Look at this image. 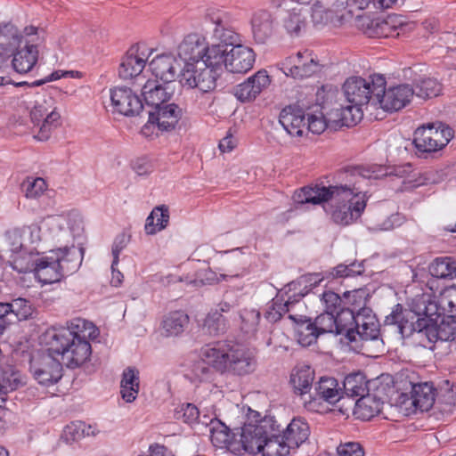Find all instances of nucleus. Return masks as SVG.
I'll return each mask as SVG.
<instances>
[{"instance_id": "obj_1", "label": "nucleus", "mask_w": 456, "mask_h": 456, "mask_svg": "<svg viewBox=\"0 0 456 456\" xmlns=\"http://www.w3.org/2000/svg\"><path fill=\"white\" fill-rule=\"evenodd\" d=\"M354 182L346 184L303 188L297 195L298 203L321 204L330 219L338 225L347 226L355 223L365 210L368 196L362 191L361 183L377 178L374 171L355 167L350 174Z\"/></svg>"}, {"instance_id": "obj_2", "label": "nucleus", "mask_w": 456, "mask_h": 456, "mask_svg": "<svg viewBox=\"0 0 456 456\" xmlns=\"http://www.w3.org/2000/svg\"><path fill=\"white\" fill-rule=\"evenodd\" d=\"M96 326L85 319L77 318L70 321L67 328L52 327L42 336L47 351L68 368L75 369L85 363L92 354L90 339L98 336Z\"/></svg>"}, {"instance_id": "obj_3", "label": "nucleus", "mask_w": 456, "mask_h": 456, "mask_svg": "<svg viewBox=\"0 0 456 456\" xmlns=\"http://www.w3.org/2000/svg\"><path fill=\"white\" fill-rule=\"evenodd\" d=\"M200 356L216 371L225 375L245 376L253 372L256 366L252 351L229 341H216L204 346Z\"/></svg>"}, {"instance_id": "obj_4", "label": "nucleus", "mask_w": 456, "mask_h": 456, "mask_svg": "<svg viewBox=\"0 0 456 456\" xmlns=\"http://www.w3.org/2000/svg\"><path fill=\"white\" fill-rule=\"evenodd\" d=\"M223 69V59L213 49L204 61L199 64L183 66L179 82L187 89H197L201 93H209L216 86V79Z\"/></svg>"}, {"instance_id": "obj_5", "label": "nucleus", "mask_w": 456, "mask_h": 456, "mask_svg": "<svg viewBox=\"0 0 456 456\" xmlns=\"http://www.w3.org/2000/svg\"><path fill=\"white\" fill-rule=\"evenodd\" d=\"M413 340L426 348H432L436 341L456 340V318L424 315L412 325Z\"/></svg>"}, {"instance_id": "obj_6", "label": "nucleus", "mask_w": 456, "mask_h": 456, "mask_svg": "<svg viewBox=\"0 0 456 456\" xmlns=\"http://www.w3.org/2000/svg\"><path fill=\"white\" fill-rule=\"evenodd\" d=\"M322 280V278H321L318 273H308L288 283L282 289L287 298L277 297L273 299L265 313L266 319L273 322L279 321L283 314L290 311V305L298 302L302 297L307 295Z\"/></svg>"}, {"instance_id": "obj_7", "label": "nucleus", "mask_w": 456, "mask_h": 456, "mask_svg": "<svg viewBox=\"0 0 456 456\" xmlns=\"http://www.w3.org/2000/svg\"><path fill=\"white\" fill-rule=\"evenodd\" d=\"M231 20L230 13L214 7L205 14V22L210 26V45H217L223 51V60L228 46L232 48L242 43L240 35L231 27Z\"/></svg>"}, {"instance_id": "obj_8", "label": "nucleus", "mask_w": 456, "mask_h": 456, "mask_svg": "<svg viewBox=\"0 0 456 456\" xmlns=\"http://www.w3.org/2000/svg\"><path fill=\"white\" fill-rule=\"evenodd\" d=\"M374 108L386 111H397L405 107L414 95L413 88L407 84L386 89V79L381 75H376L374 83Z\"/></svg>"}, {"instance_id": "obj_9", "label": "nucleus", "mask_w": 456, "mask_h": 456, "mask_svg": "<svg viewBox=\"0 0 456 456\" xmlns=\"http://www.w3.org/2000/svg\"><path fill=\"white\" fill-rule=\"evenodd\" d=\"M453 137V130L446 126L439 124L428 125L416 129L413 143L415 147L423 152H435L445 147Z\"/></svg>"}, {"instance_id": "obj_10", "label": "nucleus", "mask_w": 456, "mask_h": 456, "mask_svg": "<svg viewBox=\"0 0 456 456\" xmlns=\"http://www.w3.org/2000/svg\"><path fill=\"white\" fill-rule=\"evenodd\" d=\"M347 341L354 349H362L368 342H379V323L371 309L356 314L354 330H348Z\"/></svg>"}, {"instance_id": "obj_11", "label": "nucleus", "mask_w": 456, "mask_h": 456, "mask_svg": "<svg viewBox=\"0 0 456 456\" xmlns=\"http://www.w3.org/2000/svg\"><path fill=\"white\" fill-rule=\"evenodd\" d=\"M181 118L182 109L177 104L169 102L160 105L149 111V119L141 132L144 136L151 135L155 130L170 132L175 128Z\"/></svg>"}, {"instance_id": "obj_12", "label": "nucleus", "mask_w": 456, "mask_h": 456, "mask_svg": "<svg viewBox=\"0 0 456 456\" xmlns=\"http://www.w3.org/2000/svg\"><path fill=\"white\" fill-rule=\"evenodd\" d=\"M341 388L336 379L322 377L314 385V393H310L308 399L304 398L305 407L311 411L321 412L325 410L324 403L333 405L341 399Z\"/></svg>"}, {"instance_id": "obj_13", "label": "nucleus", "mask_w": 456, "mask_h": 456, "mask_svg": "<svg viewBox=\"0 0 456 456\" xmlns=\"http://www.w3.org/2000/svg\"><path fill=\"white\" fill-rule=\"evenodd\" d=\"M212 49L217 52L220 57L223 56V51L217 45H209L206 38L199 34H190L179 44L177 56L179 61L183 62V66H192L199 64L200 61L205 62Z\"/></svg>"}, {"instance_id": "obj_14", "label": "nucleus", "mask_w": 456, "mask_h": 456, "mask_svg": "<svg viewBox=\"0 0 456 456\" xmlns=\"http://www.w3.org/2000/svg\"><path fill=\"white\" fill-rule=\"evenodd\" d=\"M376 75L369 78L351 77L347 78L342 87L343 94L347 103L363 109L368 104L374 107V83Z\"/></svg>"}, {"instance_id": "obj_15", "label": "nucleus", "mask_w": 456, "mask_h": 456, "mask_svg": "<svg viewBox=\"0 0 456 456\" xmlns=\"http://www.w3.org/2000/svg\"><path fill=\"white\" fill-rule=\"evenodd\" d=\"M30 371L40 385L49 387L57 383L62 377V363L48 352L32 356Z\"/></svg>"}, {"instance_id": "obj_16", "label": "nucleus", "mask_w": 456, "mask_h": 456, "mask_svg": "<svg viewBox=\"0 0 456 456\" xmlns=\"http://www.w3.org/2000/svg\"><path fill=\"white\" fill-rule=\"evenodd\" d=\"M281 69L287 77L303 79L320 70V64L309 50L299 51L281 62Z\"/></svg>"}, {"instance_id": "obj_17", "label": "nucleus", "mask_w": 456, "mask_h": 456, "mask_svg": "<svg viewBox=\"0 0 456 456\" xmlns=\"http://www.w3.org/2000/svg\"><path fill=\"white\" fill-rule=\"evenodd\" d=\"M273 417H265L256 423H245L240 436V442L244 451L252 454L259 453L266 433L273 430Z\"/></svg>"}, {"instance_id": "obj_18", "label": "nucleus", "mask_w": 456, "mask_h": 456, "mask_svg": "<svg viewBox=\"0 0 456 456\" xmlns=\"http://www.w3.org/2000/svg\"><path fill=\"white\" fill-rule=\"evenodd\" d=\"M113 111L124 116L138 115L143 108L140 97L129 87L118 86L110 91Z\"/></svg>"}, {"instance_id": "obj_19", "label": "nucleus", "mask_w": 456, "mask_h": 456, "mask_svg": "<svg viewBox=\"0 0 456 456\" xmlns=\"http://www.w3.org/2000/svg\"><path fill=\"white\" fill-rule=\"evenodd\" d=\"M424 303V315L456 318V286L445 288L438 296Z\"/></svg>"}, {"instance_id": "obj_20", "label": "nucleus", "mask_w": 456, "mask_h": 456, "mask_svg": "<svg viewBox=\"0 0 456 456\" xmlns=\"http://www.w3.org/2000/svg\"><path fill=\"white\" fill-rule=\"evenodd\" d=\"M256 54L254 51L242 44L226 51L224 56L225 69L232 73H246L253 68Z\"/></svg>"}, {"instance_id": "obj_21", "label": "nucleus", "mask_w": 456, "mask_h": 456, "mask_svg": "<svg viewBox=\"0 0 456 456\" xmlns=\"http://www.w3.org/2000/svg\"><path fill=\"white\" fill-rule=\"evenodd\" d=\"M149 56L150 51L145 46L138 45L130 48L119 65V77L123 79H129L141 74Z\"/></svg>"}, {"instance_id": "obj_22", "label": "nucleus", "mask_w": 456, "mask_h": 456, "mask_svg": "<svg viewBox=\"0 0 456 456\" xmlns=\"http://www.w3.org/2000/svg\"><path fill=\"white\" fill-rule=\"evenodd\" d=\"M150 69L156 78H159L167 84L173 82L176 77L180 78L181 61L172 54L156 56L150 62Z\"/></svg>"}, {"instance_id": "obj_23", "label": "nucleus", "mask_w": 456, "mask_h": 456, "mask_svg": "<svg viewBox=\"0 0 456 456\" xmlns=\"http://www.w3.org/2000/svg\"><path fill=\"white\" fill-rule=\"evenodd\" d=\"M270 82L267 71L261 69L236 86L235 96L242 102L253 101Z\"/></svg>"}, {"instance_id": "obj_24", "label": "nucleus", "mask_w": 456, "mask_h": 456, "mask_svg": "<svg viewBox=\"0 0 456 456\" xmlns=\"http://www.w3.org/2000/svg\"><path fill=\"white\" fill-rule=\"evenodd\" d=\"M251 33L257 44L266 43L275 33L276 24L272 13L266 10L255 12L250 20Z\"/></svg>"}, {"instance_id": "obj_25", "label": "nucleus", "mask_w": 456, "mask_h": 456, "mask_svg": "<svg viewBox=\"0 0 456 456\" xmlns=\"http://www.w3.org/2000/svg\"><path fill=\"white\" fill-rule=\"evenodd\" d=\"M174 93L172 86L167 83L161 85L154 79H148L142 87V96L152 109L169 103Z\"/></svg>"}, {"instance_id": "obj_26", "label": "nucleus", "mask_w": 456, "mask_h": 456, "mask_svg": "<svg viewBox=\"0 0 456 456\" xmlns=\"http://www.w3.org/2000/svg\"><path fill=\"white\" fill-rule=\"evenodd\" d=\"M279 122L291 136L301 137L306 132L305 114L298 106L284 108L280 113Z\"/></svg>"}, {"instance_id": "obj_27", "label": "nucleus", "mask_w": 456, "mask_h": 456, "mask_svg": "<svg viewBox=\"0 0 456 456\" xmlns=\"http://www.w3.org/2000/svg\"><path fill=\"white\" fill-rule=\"evenodd\" d=\"M363 118V109L348 103L344 107L332 109L330 111L331 129L337 130L341 126H354Z\"/></svg>"}, {"instance_id": "obj_28", "label": "nucleus", "mask_w": 456, "mask_h": 456, "mask_svg": "<svg viewBox=\"0 0 456 456\" xmlns=\"http://www.w3.org/2000/svg\"><path fill=\"white\" fill-rule=\"evenodd\" d=\"M44 240H68L69 232L66 228L68 220L63 215H53L44 217L41 221Z\"/></svg>"}, {"instance_id": "obj_29", "label": "nucleus", "mask_w": 456, "mask_h": 456, "mask_svg": "<svg viewBox=\"0 0 456 456\" xmlns=\"http://www.w3.org/2000/svg\"><path fill=\"white\" fill-rule=\"evenodd\" d=\"M50 252L58 259V265L64 277L76 273L82 264L83 250L81 248L64 247Z\"/></svg>"}, {"instance_id": "obj_30", "label": "nucleus", "mask_w": 456, "mask_h": 456, "mask_svg": "<svg viewBox=\"0 0 456 456\" xmlns=\"http://www.w3.org/2000/svg\"><path fill=\"white\" fill-rule=\"evenodd\" d=\"M58 259L50 253L40 256L36 265L35 275L43 284H52L60 281L64 276L58 265Z\"/></svg>"}, {"instance_id": "obj_31", "label": "nucleus", "mask_w": 456, "mask_h": 456, "mask_svg": "<svg viewBox=\"0 0 456 456\" xmlns=\"http://www.w3.org/2000/svg\"><path fill=\"white\" fill-rule=\"evenodd\" d=\"M12 267L18 273H28L36 271L38 252L34 248H21L20 244L14 242L12 248Z\"/></svg>"}, {"instance_id": "obj_32", "label": "nucleus", "mask_w": 456, "mask_h": 456, "mask_svg": "<svg viewBox=\"0 0 456 456\" xmlns=\"http://www.w3.org/2000/svg\"><path fill=\"white\" fill-rule=\"evenodd\" d=\"M261 445L259 452L263 456H287L290 451L281 434L280 425L275 419L273 430L266 433L265 442Z\"/></svg>"}, {"instance_id": "obj_33", "label": "nucleus", "mask_w": 456, "mask_h": 456, "mask_svg": "<svg viewBox=\"0 0 456 456\" xmlns=\"http://www.w3.org/2000/svg\"><path fill=\"white\" fill-rule=\"evenodd\" d=\"M409 400L415 411H427L436 403L435 388L427 382L415 384Z\"/></svg>"}, {"instance_id": "obj_34", "label": "nucleus", "mask_w": 456, "mask_h": 456, "mask_svg": "<svg viewBox=\"0 0 456 456\" xmlns=\"http://www.w3.org/2000/svg\"><path fill=\"white\" fill-rule=\"evenodd\" d=\"M310 434L308 424L300 418L293 419L287 426L286 429L282 430V437L286 440L289 447L297 448L305 443Z\"/></svg>"}, {"instance_id": "obj_35", "label": "nucleus", "mask_w": 456, "mask_h": 456, "mask_svg": "<svg viewBox=\"0 0 456 456\" xmlns=\"http://www.w3.org/2000/svg\"><path fill=\"white\" fill-rule=\"evenodd\" d=\"M22 35L12 24L0 27V57L8 58L19 48Z\"/></svg>"}, {"instance_id": "obj_36", "label": "nucleus", "mask_w": 456, "mask_h": 456, "mask_svg": "<svg viewBox=\"0 0 456 456\" xmlns=\"http://www.w3.org/2000/svg\"><path fill=\"white\" fill-rule=\"evenodd\" d=\"M189 323V316L183 311H174L163 317L160 324V334L163 337H177L181 335Z\"/></svg>"}, {"instance_id": "obj_37", "label": "nucleus", "mask_w": 456, "mask_h": 456, "mask_svg": "<svg viewBox=\"0 0 456 456\" xmlns=\"http://www.w3.org/2000/svg\"><path fill=\"white\" fill-rule=\"evenodd\" d=\"M12 69L17 73L30 71L37 61L38 50L35 45H26L24 48L13 53Z\"/></svg>"}, {"instance_id": "obj_38", "label": "nucleus", "mask_w": 456, "mask_h": 456, "mask_svg": "<svg viewBox=\"0 0 456 456\" xmlns=\"http://www.w3.org/2000/svg\"><path fill=\"white\" fill-rule=\"evenodd\" d=\"M308 12L305 8H293L282 19V26L291 37H298L305 29Z\"/></svg>"}, {"instance_id": "obj_39", "label": "nucleus", "mask_w": 456, "mask_h": 456, "mask_svg": "<svg viewBox=\"0 0 456 456\" xmlns=\"http://www.w3.org/2000/svg\"><path fill=\"white\" fill-rule=\"evenodd\" d=\"M382 402L369 394L359 398L354 408V415L360 419L369 420L381 411Z\"/></svg>"}, {"instance_id": "obj_40", "label": "nucleus", "mask_w": 456, "mask_h": 456, "mask_svg": "<svg viewBox=\"0 0 456 456\" xmlns=\"http://www.w3.org/2000/svg\"><path fill=\"white\" fill-rule=\"evenodd\" d=\"M314 371L309 366L295 368L290 376V383L296 394L305 396L311 391Z\"/></svg>"}, {"instance_id": "obj_41", "label": "nucleus", "mask_w": 456, "mask_h": 456, "mask_svg": "<svg viewBox=\"0 0 456 456\" xmlns=\"http://www.w3.org/2000/svg\"><path fill=\"white\" fill-rule=\"evenodd\" d=\"M139 392V372L135 369L127 368L124 370L120 382V394L126 403H132Z\"/></svg>"}, {"instance_id": "obj_42", "label": "nucleus", "mask_w": 456, "mask_h": 456, "mask_svg": "<svg viewBox=\"0 0 456 456\" xmlns=\"http://www.w3.org/2000/svg\"><path fill=\"white\" fill-rule=\"evenodd\" d=\"M289 318L297 322L296 336L301 346H309L316 342L320 334L310 319L303 320V317L300 316V319L297 320L292 314H289Z\"/></svg>"}, {"instance_id": "obj_43", "label": "nucleus", "mask_w": 456, "mask_h": 456, "mask_svg": "<svg viewBox=\"0 0 456 456\" xmlns=\"http://www.w3.org/2000/svg\"><path fill=\"white\" fill-rule=\"evenodd\" d=\"M24 384L21 374L9 366L0 372V404L4 403L8 393L16 390Z\"/></svg>"}, {"instance_id": "obj_44", "label": "nucleus", "mask_w": 456, "mask_h": 456, "mask_svg": "<svg viewBox=\"0 0 456 456\" xmlns=\"http://www.w3.org/2000/svg\"><path fill=\"white\" fill-rule=\"evenodd\" d=\"M169 222L168 208L162 205L153 208L146 219L144 230L149 235L156 234L167 227Z\"/></svg>"}, {"instance_id": "obj_45", "label": "nucleus", "mask_w": 456, "mask_h": 456, "mask_svg": "<svg viewBox=\"0 0 456 456\" xmlns=\"http://www.w3.org/2000/svg\"><path fill=\"white\" fill-rule=\"evenodd\" d=\"M13 240L20 244L21 248H29L30 245L44 240L41 224H31L22 229H17L12 232Z\"/></svg>"}, {"instance_id": "obj_46", "label": "nucleus", "mask_w": 456, "mask_h": 456, "mask_svg": "<svg viewBox=\"0 0 456 456\" xmlns=\"http://www.w3.org/2000/svg\"><path fill=\"white\" fill-rule=\"evenodd\" d=\"M429 273L439 279L456 277V260L452 257H437L429 265Z\"/></svg>"}, {"instance_id": "obj_47", "label": "nucleus", "mask_w": 456, "mask_h": 456, "mask_svg": "<svg viewBox=\"0 0 456 456\" xmlns=\"http://www.w3.org/2000/svg\"><path fill=\"white\" fill-rule=\"evenodd\" d=\"M344 391L350 397H362L369 392L367 381L361 372L349 374L344 380Z\"/></svg>"}, {"instance_id": "obj_48", "label": "nucleus", "mask_w": 456, "mask_h": 456, "mask_svg": "<svg viewBox=\"0 0 456 456\" xmlns=\"http://www.w3.org/2000/svg\"><path fill=\"white\" fill-rule=\"evenodd\" d=\"M385 322L388 325H397L398 330L403 336L413 338L412 325L415 322L410 323L408 321H404L403 309L400 304L393 308L391 314L386 317Z\"/></svg>"}, {"instance_id": "obj_49", "label": "nucleus", "mask_w": 456, "mask_h": 456, "mask_svg": "<svg viewBox=\"0 0 456 456\" xmlns=\"http://www.w3.org/2000/svg\"><path fill=\"white\" fill-rule=\"evenodd\" d=\"M176 419H182L184 423L193 426L201 422L208 426V418L206 415L200 419V413L196 405L192 403L182 404L175 412Z\"/></svg>"}, {"instance_id": "obj_50", "label": "nucleus", "mask_w": 456, "mask_h": 456, "mask_svg": "<svg viewBox=\"0 0 456 456\" xmlns=\"http://www.w3.org/2000/svg\"><path fill=\"white\" fill-rule=\"evenodd\" d=\"M311 17L314 26L322 27L329 23H333L334 25H336L337 22L341 23L346 18V15L343 13L334 20L333 11L324 8L319 3H315L312 7Z\"/></svg>"}, {"instance_id": "obj_51", "label": "nucleus", "mask_w": 456, "mask_h": 456, "mask_svg": "<svg viewBox=\"0 0 456 456\" xmlns=\"http://www.w3.org/2000/svg\"><path fill=\"white\" fill-rule=\"evenodd\" d=\"M228 325L225 318L217 310L208 313L203 324V329L210 336L223 334L226 331Z\"/></svg>"}, {"instance_id": "obj_52", "label": "nucleus", "mask_w": 456, "mask_h": 456, "mask_svg": "<svg viewBox=\"0 0 456 456\" xmlns=\"http://www.w3.org/2000/svg\"><path fill=\"white\" fill-rule=\"evenodd\" d=\"M335 319L338 326L336 334L339 335L345 333L347 338L348 330H354L356 325V314H354V310L341 308L335 313Z\"/></svg>"}, {"instance_id": "obj_53", "label": "nucleus", "mask_w": 456, "mask_h": 456, "mask_svg": "<svg viewBox=\"0 0 456 456\" xmlns=\"http://www.w3.org/2000/svg\"><path fill=\"white\" fill-rule=\"evenodd\" d=\"M396 19L388 17L387 19L377 18L376 28L374 30H368L367 37H390L399 35L396 27Z\"/></svg>"}, {"instance_id": "obj_54", "label": "nucleus", "mask_w": 456, "mask_h": 456, "mask_svg": "<svg viewBox=\"0 0 456 456\" xmlns=\"http://www.w3.org/2000/svg\"><path fill=\"white\" fill-rule=\"evenodd\" d=\"M61 115L59 112H51L47 118H45L40 125H35L37 132L34 135L38 141H46L50 138L53 130L61 125Z\"/></svg>"}, {"instance_id": "obj_55", "label": "nucleus", "mask_w": 456, "mask_h": 456, "mask_svg": "<svg viewBox=\"0 0 456 456\" xmlns=\"http://www.w3.org/2000/svg\"><path fill=\"white\" fill-rule=\"evenodd\" d=\"M413 90L418 97L428 99L437 96L442 90V86L436 78L425 77L416 84Z\"/></svg>"}, {"instance_id": "obj_56", "label": "nucleus", "mask_w": 456, "mask_h": 456, "mask_svg": "<svg viewBox=\"0 0 456 456\" xmlns=\"http://www.w3.org/2000/svg\"><path fill=\"white\" fill-rule=\"evenodd\" d=\"M240 329L246 333H253L257 330L261 314L254 307H245L239 314Z\"/></svg>"}, {"instance_id": "obj_57", "label": "nucleus", "mask_w": 456, "mask_h": 456, "mask_svg": "<svg viewBox=\"0 0 456 456\" xmlns=\"http://www.w3.org/2000/svg\"><path fill=\"white\" fill-rule=\"evenodd\" d=\"M436 407L444 415L453 413L456 410V386H452L439 394Z\"/></svg>"}, {"instance_id": "obj_58", "label": "nucleus", "mask_w": 456, "mask_h": 456, "mask_svg": "<svg viewBox=\"0 0 456 456\" xmlns=\"http://www.w3.org/2000/svg\"><path fill=\"white\" fill-rule=\"evenodd\" d=\"M53 100L51 97L37 100L30 111L31 120L34 125H40L41 121L48 117L51 112H55Z\"/></svg>"}, {"instance_id": "obj_59", "label": "nucleus", "mask_w": 456, "mask_h": 456, "mask_svg": "<svg viewBox=\"0 0 456 456\" xmlns=\"http://www.w3.org/2000/svg\"><path fill=\"white\" fill-rule=\"evenodd\" d=\"M330 111L324 116L322 113L311 114L307 116L306 131L313 134H322L326 128L331 129V122H330Z\"/></svg>"}, {"instance_id": "obj_60", "label": "nucleus", "mask_w": 456, "mask_h": 456, "mask_svg": "<svg viewBox=\"0 0 456 456\" xmlns=\"http://www.w3.org/2000/svg\"><path fill=\"white\" fill-rule=\"evenodd\" d=\"M319 334L334 333L338 330L335 314L332 312H324L318 315L314 322Z\"/></svg>"}, {"instance_id": "obj_61", "label": "nucleus", "mask_w": 456, "mask_h": 456, "mask_svg": "<svg viewBox=\"0 0 456 456\" xmlns=\"http://www.w3.org/2000/svg\"><path fill=\"white\" fill-rule=\"evenodd\" d=\"M25 196L29 199H37L39 198L41 195L44 194V192L47 189V184L45 181L41 177H28L24 183H23Z\"/></svg>"}, {"instance_id": "obj_62", "label": "nucleus", "mask_w": 456, "mask_h": 456, "mask_svg": "<svg viewBox=\"0 0 456 456\" xmlns=\"http://www.w3.org/2000/svg\"><path fill=\"white\" fill-rule=\"evenodd\" d=\"M10 313L14 314L18 320H27L33 314V307L29 301L25 298H16L9 303Z\"/></svg>"}, {"instance_id": "obj_63", "label": "nucleus", "mask_w": 456, "mask_h": 456, "mask_svg": "<svg viewBox=\"0 0 456 456\" xmlns=\"http://www.w3.org/2000/svg\"><path fill=\"white\" fill-rule=\"evenodd\" d=\"M364 268L361 263L340 264L333 268L331 275L336 278L353 277L362 274Z\"/></svg>"}, {"instance_id": "obj_64", "label": "nucleus", "mask_w": 456, "mask_h": 456, "mask_svg": "<svg viewBox=\"0 0 456 456\" xmlns=\"http://www.w3.org/2000/svg\"><path fill=\"white\" fill-rule=\"evenodd\" d=\"M320 301L324 307V312H332L335 314L341 309L342 299L338 294L326 290L320 295Z\"/></svg>"}]
</instances>
